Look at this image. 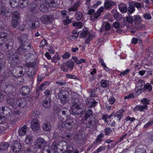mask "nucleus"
Listing matches in <instances>:
<instances>
[{
    "mask_svg": "<svg viewBox=\"0 0 153 153\" xmlns=\"http://www.w3.org/2000/svg\"><path fill=\"white\" fill-rule=\"evenodd\" d=\"M31 45L30 43L28 45H19L17 49L18 53L21 55H23L25 54L30 51L31 49Z\"/></svg>",
    "mask_w": 153,
    "mask_h": 153,
    "instance_id": "1",
    "label": "nucleus"
},
{
    "mask_svg": "<svg viewBox=\"0 0 153 153\" xmlns=\"http://www.w3.org/2000/svg\"><path fill=\"white\" fill-rule=\"evenodd\" d=\"M4 40L0 38V46L4 45V48L6 51L11 50L13 45V42L11 39H8L7 40V42L4 44Z\"/></svg>",
    "mask_w": 153,
    "mask_h": 153,
    "instance_id": "2",
    "label": "nucleus"
},
{
    "mask_svg": "<svg viewBox=\"0 0 153 153\" xmlns=\"http://www.w3.org/2000/svg\"><path fill=\"white\" fill-rule=\"evenodd\" d=\"M69 111V110L66 108H62L61 109H57L56 112L58 114V119L60 120L64 119L65 116L68 115Z\"/></svg>",
    "mask_w": 153,
    "mask_h": 153,
    "instance_id": "3",
    "label": "nucleus"
},
{
    "mask_svg": "<svg viewBox=\"0 0 153 153\" xmlns=\"http://www.w3.org/2000/svg\"><path fill=\"white\" fill-rule=\"evenodd\" d=\"M47 144V141L41 137L37 138L34 142V146L36 148L41 150L42 148Z\"/></svg>",
    "mask_w": 153,
    "mask_h": 153,
    "instance_id": "4",
    "label": "nucleus"
},
{
    "mask_svg": "<svg viewBox=\"0 0 153 153\" xmlns=\"http://www.w3.org/2000/svg\"><path fill=\"white\" fill-rule=\"evenodd\" d=\"M33 17H28L27 19V22L29 27L31 28L34 29L39 26L38 21L34 20Z\"/></svg>",
    "mask_w": 153,
    "mask_h": 153,
    "instance_id": "5",
    "label": "nucleus"
},
{
    "mask_svg": "<svg viewBox=\"0 0 153 153\" xmlns=\"http://www.w3.org/2000/svg\"><path fill=\"white\" fill-rule=\"evenodd\" d=\"M67 94V91H62L58 94L59 97L60 99L61 102L63 104H65L68 100L69 97Z\"/></svg>",
    "mask_w": 153,
    "mask_h": 153,
    "instance_id": "6",
    "label": "nucleus"
},
{
    "mask_svg": "<svg viewBox=\"0 0 153 153\" xmlns=\"http://www.w3.org/2000/svg\"><path fill=\"white\" fill-rule=\"evenodd\" d=\"M11 58V60L10 61V64L12 67H14L15 65H17L20 64V59L16 53L13 54Z\"/></svg>",
    "mask_w": 153,
    "mask_h": 153,
    "instance_id": "7",
    "label": "nucleus"
},
{
    "mask_svg": "<svg viewBox=\"0 0 153 153\" xmlns=\"http://www.w3.org/2000/svg\"><path fill=\"white\" fill-rule=\"evenodd\" d=\"M72 112L76 117L80 115L83 114V111L81 109V107L71 106Z\"/></svg>",
    "mask_w": 153,
    "mask_h": 153,
    "instance_id": "8",
    "label": "nucleus"
},
{
    "mask_svg": "<svg viewBox=\"0 0 153 153\" xmlns=\"http://www.w3.org/2000/svg\"><path fill=\"white\" fill-rule=\"evenodd\" d=\"M27 101L24 98H22L16 100V108L17 106L23 108L25 107L27 105Z\"/></svg>",
    "mask_w": 153,
    "mask_h": 153,
    "instance_id": "9",
    "label": "nucleus"
},
{
    "mask_svg": "<svg viewBox=\"0 0 153 153\" xmlns=\"http://www.w3.org/2000/svg\"><path fill=\"white\" fill-rule=\"evenodd\" d=\"M28 36L27 35L23 34L17 38L18 42L20 43L19 45H28V42H27Z\"/></svg>",
    "mask_w": 153,
    "mask_h": 153,
    "instance_id": "10",
    "label": "nucleus"
},
{
    "mask_svg": "<svg viewBox=\"0 0 153 153\" xmlns=\"http://www.w3.org/2000/svg\"><path fill=\"white\" fill-rule=\"evenodd\" d=\"M53 19V16L52 15H50L43 16L41 17L40 19L43 23L46 24L51 23Z\"/></svg>",
    "mask_w": 153,
    "mask_h": 153,
    "instance_id": "11",
    "label": "nucleus"
},
{
    "mask_svg": "<svg viewBox=\"0 0 153 153\" xmlns=\"http://www.w3.org/2000/svg\"><path fill=\"white\" fill-rule=\"evenodd\" d=\"M31 128L33 131H37L39 128V125L38 120L36 119H33L31 122Z\"/></svg>",
    "mask_w": 153,
    "mask_h": 153,
    "instance_id": "12",
    "label": "nucleus"
},
{
    "mask_svg": "<svg viewBox=\"0 0 153 153\" xmlns=\"http://www.w3.org/2000/svg\"><path fill=\"white\" fill-rule=\"evenodd\" d=\"M11 14V13L7 10L5 6L2 5H0V15H3L6 17H9Z\"/></svg>",
    "mask_w": 153,
    "mask_h": 153,
    "instance_id": "13",
    "label": "nucleus"
},
{
    "mask_svg": "<svg viewBox=\"0 0 153 153\" xmlns=\"http://www.w3.org/2000/svg\"><path fill=\"white\" fill-rule=\"evenodd\" d=\"M1 110L4 117H10L13 114L12 110L7 106L2 107Z\"/></svg>",
    "mask_w": 153,
    "mask_h": 153,
    "instance_id": "14",
    "label": "nucleus"
},
{
    "mask_svg": "<svg viewBox=\"0 0 153 153\" xmlns=\"http://www.w3.org/2000/svg\"><path fill=\"white\" fill-rule=\"evenodd\" d=\"M30 90L27 86H24L20 90V92L23 96H27L30 93Z\"/></svg>",
    "mask_w": 153,
    "mask_h": 153,
    "instance_id": "15",
    "label": "nucleus"
},
{
    "mask_svg": "<svg viewBox=\"0 0 153 153\" xmlns=\"http://www.w3.org/2000/svg\"><path fill=\"white\" fill-rule=\"evenodd\" d=\"M116 4V2L110 0L105 1L104 4L105 9H111Z\"/></svg>",
    "mask_w": 153,
    "mask_h": 153,
    "instance_id": "16",
    "label": "nucleus"
},
{
    "mask_svg": "<svg viewBox=\"0 0 153 153\" xmlns=\"http://www.w3.org/2000/svg\"><path fill=\"white\" fill-rule=\"evenodd\" d=\"M12 148L13 151L14 152H18L21 149V144L19 142L16 141L12 146Z\"/></svg>",
    "mask_w": 153,
    "mask_h": 153,
    "instance_id": "17",
    "label": "nucleus"
},
{
    "mask_svg": "<svg viewBox=\"0 0 153 153\" xmlns=\"http://www.w3.org/2000/svg\"><path fill=\"white\" fill-rule=\"evenodd\" d=\"M94 117H95V116L93 114L92 111L90 109L87 110L85 112L84 115V120H86L88 118L90 119H92Z\"/></svg>",
    "mask_w": 153,
    "mask_h": 153,
    "instance_id": "18",
    "label": "nucleus"
},
{
    "mask_svg": "<svg viewBox=\"0 0 153 153\" xmlns=\"http://www.w3.org/2000/svg\"><path fill=\"white\" fill-rule=\"evenodd\" d=\"M25 152L26 153H41L38 152L36 150V148L33 145H30L27 147Z\"/></svg>",
    "mask_w": 153,
    "mask_h": 153,
    "instance_id": "19",
    "label": "nucleus"
},
{
    "mask_svg": "<svg viewBox=\"0 0 153 153\" xmlns=\"http://www.w3.org/2000/svg\"><path fill=\"white\" fill-rule=\"evenodd\" d=\"M110 24L108 22H104L101 26L100 32H102L103 31L104 28H105V30L108 31L110 29Z\"/></svg>",
    "mask_w": 153,
    "mask_h": 153,
    "instance_id": "20",
    "label": "nucleus"
},
{
    "mask_svg": "<svg viewBox=\"0 0 153 153\" xmlns=\"http://www.w3.org/2000/svg\"><path fill=\"white\" fill-rule=\"evenodd\" d=\"M6 103L8 105H10L14 108H16V100L15 99L8 98L6 100Z\"/></svg>",
    "mask_w": 153,
    "mask_h": 153,
    "instance_id": "21",
    "label": "nucleus"
},
{
    "mask_svg": "<svg viewBox=\"0 0 153 153\" xmlns=\"http://www.w3.org/2000/svg\"><path fill=\"white\" fill-rule=\"evenodd\" d=\"M36 73L35 70L33 68H30L27 73V75L28 77L32 80Z\"/></svg>",
    "mask_w": 153,
    "mask_h": 153,
    "instance_id": "22",
    "label": "nucleus"
},
{
    "mask_svg": "<svg viewBox=\"0 0 153 153\" xmlns=\"http://www.w3.org/2000/svg\"><path fill=\"white\" fill-rule=\"evenodd\" d=\"M42 128L44 131H49L51 130V126L50 123L46 122L43 123Z\"/></svg>",
    "mask_w": 153,
    "mask_h": 153,
    "instance_id": "23",
    "label": "nucleus"
},
{
    "mask_svg": "<svg viewBox=\"0 0 153 153\" xmlns=\"http://www.w3.org/2000/svg\"><path fill=\"white\" fill-rule=\"evenodd\" d=\"M27 128V127L26 125H24L22 127L19 128L18 131L19 135L23 136L26 134Z\"/></svg>",
    "mask_w": 153,
    "mask_h": 153,
    "instance_id": "24",
    "label": "nucleus"
},
{
    "mask_svg": "<svg viewBox=\"0 0 153 153\" xmlns=\"http://www.w3.org/2000/svg\"><path fill=\"white\" fill-rule=\"evenodd\" d=\"M90 120L89 121L87 124V126L88 128H92L93 127L94 125L95 124L96 119L95 117H93L92 119H90Z\"/></svg>",
    "mask_w": 153,
    "mask_h": 153,
    "instance_id": "25",
    "label": "nucleus"
},
{
    "mask_svg": "<svg viewBox=\"0 0 153 153\" xmlns=\"http://www.w3.org/2000/svg\"><path fill=\"white\" fill-rule=\"evenodd\" d=\"M9 146L8 143L3 142L0 144V152L6 151Z\"/></svg>",
    "mask_w": 153,
    "mask_h": 153,
    "instance_id": "26",
    "label": "nucleus"
},
{
    "mask_svg": "<svg viewBox=\"0 0 153 153\" xmlns=\"http://www.w3.org/2000/svg\"><path fill=\"white\" fill-rule=\"evenodd\" d=\"M119 9L121 13H126L127 11V8L126 5L123 3H121L119 5Z\"/></svg>",
    "mask_w": 153,
    "mask_h": 153,
    "instance_id": "27",
    "label": "nucleus"
},
{
    "mask_svg": "<svg viewBox=\"0 0 153 153\" xmlns=\"http://www.w3.org/2000/svg\"><path fill=\"white\" fill-rule=\"evenodd\" d=\"M65 123V124L67 125V127L70 128L72 126L73 123V119L70 117L67 118V119L64 121Z\"/></svg>",
    "mask_w": 153,
    "mask_h": 153,
    "instance_id": "28",
    "label": "nucleus"
},
{
    "mask_svg": "<svg viewBox=\"0 0 153 153\" xmlns=\"http://www.w3.org/2000/svg\"><path fill=\"white\" fill-rule=\"evenodd\" d=\"M39 9L44 13H47L48 11V7L45 4H41L39 7Z\"/></svg>",
    "mask_w": 153,
    "mask_h": 153,
    "instance_id": "29",
    "label": "nucleus"
},
{
    "mask_svg": "<svg viewBox=\"0 0 153 153\" xmlns=\"http://www.w3.org/2000/svg\"><path fill=\"white\" fill-rule=\"evenodd\" d=\"M19 0H10V4L11 7L13 8L16 7L20 5L19 3Z\"/></svg>",
    "mask_w": 153,
    "mask_h": 153,
    "instance_id": "30",
    "label": "nucleus"
},
{
    "mask_svg": "<svg viewBox=\"0 0 153 153\" xmlns=\"http://www.w3.org/2000/svg\"><path fill=\"white\" fill-rule=\"evenodd\" d=\"M62 144L64 145V147L62 149H59L58 148L55 152H56L58 153H63V150H65V149H67V144L65 141H62Z\"/></svg>",
    "mask_w": 153,
    "mask_h": 153,
    "instance_id": "31",
    "label": "nucleus"
},
{
    "mask_svg": "<svg viewBox=\"0 0 153 153\" xmlns=\"http://www.w3.org/2000/svg\"><path fill=\"white\" fill-rule=\"evenodd\" d=\"M51 100L49 98H46L43 101V106L46 108H49L50 107Z\"/></svg>",
    "mask_w": 153,
    "mask_h": 153,
    "instance_id": "32",
    "label": "nucleus"
},
{
    "mask_svg": "<svg viewBox=\"0 0 153 153\" xmlns=\"http://www.w3.org/2000/svg\"><path fill=\"white\" fill-rule=\"evenodd\" d=\"M72 104L71 106L77 107H81L82 105L81 104L79 100L78 99H74L72 100Z\"/></svg>",
    "mask_w": 153,
    "mask_h": 153,
    "instance_id": "33",
    "label": "nucleus"
},
{
    "mask_svg": "<svg viewBox=\"0 0 153 153\" xmlns=\"http://www.w3.org/2000/svg\"><path fill=\"white\" fill-rule=\"evenodd\" d=\"M80 3L78 2L74 4V5L69 8L68 10L69 11H76V10L77 8L79 6Z\"/></svg>",
    "mask_w": 153,
    "mask_h": 153,
    "instance_id": "34",
    "label": "nucleus"
},
{
    "mask_svg": "<svg viewBox=\"0 0 153 153\" xmlns=\"http://www.w3.org/2000/svg\"><path fill=\"white\" fill-rule=\"evenodd\" d=\"M19 6L22 8L26 7L29 2V0H19Z\"/></svg>",
    "mask_w": 153,
    "mask_h": 153,
    "instance_id": "35",
    "label": "nucleus"
},
{
    "mask_svg": "<svg viewBox=\"0 0 153 153\" xmlns=\"http://www.w3.org/2000/svg\"><path fill=\"white\" fill-rule=\"evenodd\" d=\"M33 139L32 135H28L26 136L25 142L27 144H30L33 142Z\"/></svg>",
    "mask_w": 153,
    "mask_h": 153,
    "instance_id": "36",
    "label": "nucleus"
},
{
    "mask_svg": "<svg viewBox=\"0 0 153 153\" xmlns=\"http://www.w3.org/2000/svg\"><path fill=\"white\" fill-rule=\"evenodd\" d=\"M51 148L46 144L43 147L42 153H51Z\"/></svg>",
    "mask_w": 153,
    "mask_h": 153,
    "instance_id": "37",
    "label": "nucleus"
},
{
    "mask_svg": "<svg viewBox=\"0 0 153 153\" xmlns=\"http://www.w3.org/2000/svg\"><path fill=\"white\" fill-rule=\"evenodd\" d=\"M17 114L16 113H13L12 114L10 117V121L12 123H14L17 121L18 120V117H16Z\"/></svg>",
    "mask_w": 153,
    "mask_h": 153,
    "instance_id": "38",
    "label": "nucleus"
},
{
    "mask_svg": "<svg viewBox=\"0 0 153 153\" xmlns=\"http://www.w3.org/2000/svg\"><path fill=\"white\" fill-rule=\"evenodd\" d=\"M46 3L50 6L54 7L56 6V3L54 0H45Z\"/></svg>",
    "mask_w": 153,
    "mask_h": 153,
    "instance_id": "39",
    "label": "nucleus"
},
{
    "mask_svg": "<svg viewBox=\"0 0 153 153\" xmlns=\"http://www.w3.org/2000/svg\"><path fill=\"white\" fill-rule=\"evenodd\" d=\"M147 105H137L133 109V110L134 111H137V110L139 111H142L143 109L147 108Z\"/></svg>",
    "mask_w": 153,
    "mask_h": 153,
    "instance_id": "40",
    "label": "nucleus"
},
{
    "mask_svg": "<svg viewBox=\"0 0 153 153\" xmlns=\"http://www.w3.org/2000/svg\"><path fill=\"white\" fill-rule=\"evenodd\" d=\"M113 27L116 29L123 28L124 26V25H120V22H114L113 24Z\"/></svg>",
    "mask_w": 153,
    "mask_h": 153,
    "instance_id": "41",
    "label": "nucleus"
},
{
    "mask_svg": "<svg viewBox=\"0 0 153 153\" xmlns=\"http://www.w3.org/2000/svg\"><path fill=\"white\" fill-rule=\"evenodd\" d=\"M66 66L70 68H73L74 66V63L73 62L69 60L65 63Z\"/></svg>",
    "mask_w": 153,
    "mask_h": 153,
    "instance_id": "42",
    "label": "nucleus"
},
{
    "mask_svg": "<svg viewBox=\"0 0 153 153\" xmlns=\"http://www.w3.org/2000/svg\"><path fill=\"white\" fill-rule=\"evenodd\" d=\"M67 127V125L65 124V123L64 122L60 121L59 122V124L58 128L59 129L62 130V128Z\"/></svg>",
    "mask_w": 153,
    "mask_h": 153,
    "instance_id": "43",
    "label": "nucleus"
},
{
    "mask_svg": "<svg viewBox=\"0 0 153 153\" xmlns=\"http://www.w3.org/2000/svg\"><path fill=\"white\" fill-rule=\"evenodd\" d=\"M19 13L18 12L15 11L13 13L12 17L13 19H19Z\"/></svg>",
    "mask_w": 153,
    "mask_h": 153,
    "instance_id": "44",
    "label": "nucleus"
},
{
    "mask_svg": "<svg viewBox=\"0 0 153 153\" xmlns=\"http://www.w3.org/2000/svg\"><path fill=\"white\" fill-rule=\"evenodd\" d=\"M101 86L103 88H106L108 86V82L106 80H102L100 82Z\"/></svg>",
    "mask_w": 153,
    "mask_h": 153,
    "instance_id": "45",
    "label": "nucleus"
},
{
    "mask_svg": "<svg viewBox=\"0 0 153 153\" xmlns=\"http://www.w3.org/2000/svg\"><path fill=\"white\" fill-rule=\"evenodd\" d=\"M134 22L135 23H140L141 21V19L140 16L139 15H136L134 16Z\"/></svg>",
    "mask_w": 153,
    "mask_h": 153,
    "instance_id": "46",
    "label": "nucleus"
},
{
    "mask_svg": "<svg viewBox=\"0 0 153 153\" xmlns=\"http://www.w3.org/2000/svg\"><path fill=\"white\" fill-rule=\"evenodd\" d=\"M146 150L143 148H136L135 153H146Z\"/></svg>",
    "mask_w": 153,
    "mask_h": 153,
    "instance_id": "47",
    "label": "nucleus"
},
{
    "mask_svg": "<svg viewBox=\"0 0 153 153\" xmlns=\"http://www.w3.org/2000/svg\"><path fill=\"white\" fill-rule=\"evenodd\" d=\"M75 17L78 21H79L82 17V14L80 11L76 12L75 15Z\"/></svg>",
    "mask_w": 153,
    "mask_h": 153,
    "instance_id": "48",
    "label": "nucleus"
},
{
    "mask_svg": "<svg viewBox=\"0 0 153 153\" xmlns=\"http://www.w3.org/2000/svg\"><path fill=\"white\" fill-rule=\"evenodd\" d=\"M62 22L65 25H67L71 22V21L69 19L68 16H67L65 20H62Z\"/></svg>",
    "mask_w": 153,
    "mask_h": 153,
    "instance_id": "49",
    "label": "nucleus"
},
{
    "mask_svg": "<svg viewBox=\"0 0 153 153\" xmlns=\"http://www.w3.org/2000/svg\"><path fill=\"white\" fill-rule=\"evenodd\" d=\"M73 26H77V28H82V23L80 22H75L73 24Z\"/></svg>",
    "mask_w": 153,
    "mask_h": 153,
    "instance_id": "50",
    "label": "nucleus"
},
{
    "mask_svg": "<svg viewBox=\"0 0 153 153\" xmlns=\"http://www.w3.org/2000/svg\"><path fill=\"white\" fill-rule=\"evenodd\" d=\"M18 20L16 19H13L11 21V24L15 28L17 27L18 24Z\"/></svg>",
    "mask_w": 153,
    "mask_h": 153,
    "instance_id": "51",
    "label": "nucleus"
},
{
    "mask_svg": "<svg viewBox=\"0 0 153 153\" xmlns=\"http://www.w3.org/2000/svg\"><path fill=\"white\" fill-rule=\"evenodd\" d=\"M81 37H85L87 36H89V35H90L88 34V33L87 30H83L80 34Z\"/></svg>",
    "mask_w": 153,
    "mask_h": 153,
    "instance_id": "52",
    "label": "nucleus"
},
{
    "mask_svg": "<svg viewBox=\"0 0 153 153\" xmlns=\"http://www.w3.org/2000/svg\"><path fill=\"white\" fill-rule=\"evenodd\" d=\"M58 144L56 142H53L52 144L51 149L54 150L55 151L58 148L57 146Z\"/></svg>",
    "mask_w": 153,
    "mask_h": 153,
    "instance_id": "53",
    "label": "nucleus"
},
{
    "mask_svg": "<svg viewBox=\"0 0 153 153\" xmlns=\"http://www.w3.org/2000/svg\"><path fill=\"white\" fill-rule=\"evenodd\" d=\"M26 65L27 67L28 68H34L35 66L36 65V63L34 62H27Z\"/></svg>",
    "mask_w": 153,
    "mask_h": 153,
    "instance_id": "54",
    "label": "nucleus"
},
{
    "mask_svg": "<svg viewBox=\"0 0 153 153\" xmlns=\"http://www.w3.org/2000/svg\"><path fill=\"white\" fill-rule=\"evenodd\" d=\"M134 10L135 9L134 7L132 5L129 6L128 8V11L130 14H131L133 13Z\"/></svg>",
    "mask_w": 153,
    "mask_h": 153,
    "instance_id": "55",
    "label": "nucleus"
},
{
    "mask_svg": "<svg viewBox=\"0 0 153 153\" xmlns=\"http://www.w3.org/2000/svg\"><path fill=\"white\" fill-rule=\"evenodd\" d=\"M112 131V129L110 128L107 127L104 129L105 134L106 135H108Z\"/></svg>",
    "mask_w": 153,
    "mask_h": 153,
    "instance_id": "56",
    "label": "nucleus"
},
{
    "mask_svg": "<svg viewBox=\"0 0 153 153\" xmlns=\"http://www.w3.org/2000/svg\"><path fill=\"white\" fill-rule=\"evenodd\" d=\"M100 16V13L98 12H95L93 16V18L94 19H93L92 17L91 16V18L92 19H93V20H94L95 19H98V18Z\"/></svg>",
    "mask_w": 153,
    "mask_h": 153,
    "instance_id": "57",
    "label": "nucleus"
},
{
    "mask_svg": "<svg viewBox=\"0 0 153 153\" xmlns=\"http://www.w3.org/2000/svg\"><path fill=\"white\" fill-rule=\"evenodd\" d=\"M120 15L116 11L114 13L113 17L116 20H119L120 19Z\"/></svg>",
    "mask_w": 153,
    "mask_h": 153,
    "instance_id": "58",
    "label": "nucleus"
},
{
    "mask_svg": "<svg viewBox=\"0 0 153 153\" xmlns=\"http://www.w3.org/2000/svg\"><path fill=\"white\" fill-rule=\"evenodd\" d=\"M141 102L144 105H146L149 103V100L146 98H144L142 100Z\"/></svg>",
    "mask_w": 153,
    "mask_h": 153,
    "instance_id": "59",
    "label": "nucleus"
},
{
    "mask_svg": "<svg viewBox=\"0 0 153 153\" xmlns=\"http://www.w3.org/2000/svg\"><path fill=\"white\" fill-rule=\"evenodd\" d=\"M7 33L4 32L0 33V38L5 40V39L8 36Z\"/></svg>",
    "mask_w": 153,
    "mask_h": 153,
    "instance_id": "60",
    "label": "nucleus"
},
{
    "mask_svg": "<svg viewBox=\"0 0 153 153\" xmlns=\"http://www.w3.org/2000/svg\"><path fill=\"white\" fill-rule=\"evenodd\" d=\"M126 21L129 23H132L134 20L133 17L131 16H128L126 17Z\"/></svg>",
    "mask_w": 153,
    "mask_h": 153,
    "instance_id": "61",
    "label": "nucleus"
},
{
    "mask_svg": "<svg viewBox=\"0 0 153 153\" xmlns=\"http://www.w3.org/2000/svg\"><path fill=\"white\" fill-rule=\"evenodd\" d=\"M15 69H16L17 71H19V74L21 75H23L24 74L22 71V68L20 66H17Z\"/></svg>",
    "mask_w": 153,
    "mask_h": 153,
    "instance_id": "62",
    "label": "nucleus"
},
{
    "mask_svg": "<svg viewBox=\"0 0 153 153\" xmlns=\"http://www.w3.org/2000/svg\"><path fill=\"white\" fill-rule=\"evenodd\" d=\"M38 5L36 4H33L30 5V7L31 10L34 11L38 8Z\"/></svg>",
    "mask_w": 153,
    "mask_h": 153,
    "instance_id": "63",
    "label": "nucleus"
},
{
    "mask_svg": "<svg viewBox=\"0 0 153 153\" xmlns=\"http://www.w3.org/2000/svg\"><path fill=\"white\" fill-rule=\"evenodd\" d=\"M6 119L4 116H2L0 115V124L4 123L6 121Z\"/></svg>",
    "mask_w": 153,
    "mask_h": 153,
    "instance_id": "64",
    "label": "nucleus"
}]
</instances>
